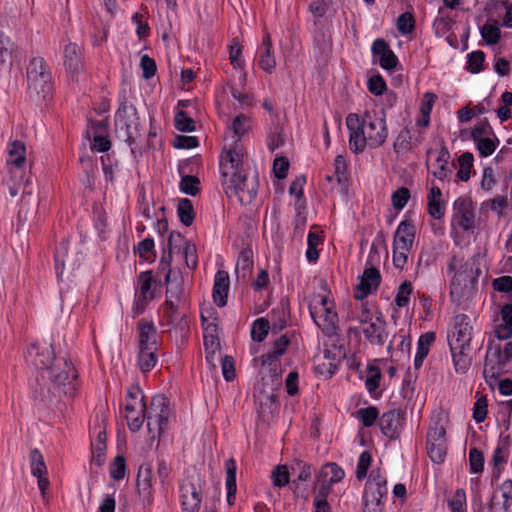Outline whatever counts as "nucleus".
<instances>
[{"label":"nucleus","instance_id":"obj_1","mask_svg":"<svg viewBox=\"0 0 512 512\" xmlns=\"http://www.w3.org/2000/svg\"><path fill=\"white\" fill-rule=\"evenodd\" d=\"M244 149L239 143L224 148L220 157V174L226 194L237 197L242 205L250 204L256 197L258 174L248 177L243 170Z\"/></svg>","mask_w":512,"mask_h":512},{"label":"nucleus","instance_id":"obj_2","mask_svg":"<svg viewBox=\"0 0 512 512\" xmlns=\"http://www.w3.org/2000/svg\"><path fill=\"white\" fill-rule=\"evenodd\" d=\"M346 125L350 131V149L355 153H361L366 145L371 148L381 146L388 135L384 111L381 116L366 112L362 122L357 114L351 113L346 118Z\"/></svg>","mask_w":512,"mask_h":512},{"label":"nucleus","instance_id":"obj_3","mask_svg":"<svg viewBox=\"0 0 512 512\" xmlns=\"http://www.w3.org/2000/svg\"><path fill=\"white\" fill-rule=\"evenodd\" d=\"M473 327L470 319L465 314L454 317L453 330L448 334V344L457 373H465L470 365L471 358L468 354L472 341Z\"/></svg>","mask_w":512,"mask_h":512},{"label":"nucleus","instance_id":"obj_4","mask_svg":"<svg viewBox=\"0 0 512 512\" xmlns=\"http://www.w3.org/2000/svg\"><path fill=\"white\" fill-rule=\"evenodd\" d=\"M512 370V341L504 348L494 340L489 341L484 360L483 376L490 385L501 375Z\"/></svg>","mask_w":512,"mask_h":512},{"label":"nucleus","instance_id":"obj_5","mask_svg":"<svg viewBox=\"0 0 512 512\" xmlns=\"http://www.w3.org/2000/svg\"><path fill=\"white\" fill-rule=\"evenodd\" d=\"M46 372L48 379L53 385L55 394L58 396L64 394L69 397L75 395V381L78 378V372L71 360L66 357H57Z\"/></svg>","mask_w":512,"mask_h":512},{"label":"nucleus","instance_id":"obj_6","mask_svg":"<svg viewBox=\"0 0 512 512\" xmlns=\"http://www.w3.org/2000/svg\"><path fill=\"white\" fill-rule=\"evenodd\" d=\"M138 406L141 408V411H144V418L147 421L149 433L153 434V437L156 433L161 435L167 425L170 414L169 400L167 397L163 394L154 396L149 409H146L142 396L138 401Z\"/></svg>","mask_w":512,"mask_h":512},{"label":"nucleus","instance_id":"obj_7","mask_svg":"<svg viewBox=\"0 0 512 512\" xmlns=\"http://www.w3.org/2000/svg\"><path fill=\"white\" fill-rule=\"evenodd\" d=\"M28 89L31 93L46 98L52 89L51 74L41 57L33 58L27 68Z\"/></svg>","mask_w":512,"mask_h":512},{"label":"nucleus","instance_id":"obj_8","mask_svg":"<svg viewBox=\"0 0 512 512\" xmlns=\"http://www.w3.org/2000/svg\"><path fill=\"white\" fill-rule=\"evenodd\" d=\"M449 270L454 272V276L451 280V295L460 296L463 288L468 283H473L478 277V269L474 270V262L467 261L461 264V260L456 256H453L449 262Z\"/></svg>","mask_w":512,"mask_h":512},{"label":"nucleus","instance_id":"obj_9","mask_svg":"<svg viewBox=\"0 0 512 512\" xmlns=\"http://www.w3.org/2000/svg\"><path fill=\"white\" fill-rule=\"evenodd\" d=\"M116 126L125 130V141L130 145L132 153H135L133 145L141 138L140 122L133 106H122L116 113Z\"/></svg>","mask_w":512,"mask_h":512},{"label":"nucleus","instance_id":"obj_10","mask_svg":"<svg viewBox=\"0 0 512 512\" xmlns=\"http://www.w3.org/2000/svg\"><path fill=\"white\" fill-rule=\"evenodd\" d=\"M167 248L168 254L167 256H163L161 260V262L165 263L167 267L170 266L172 252L175 249L182 251L185 264L189 269L194 270L197 267L198 261L196 247L191 242L186 241L180 233L174 231L170 233Z\"/></svg>","mask_w":512,"mask_h":512},{"label":"nucleus","instance_id":"obj_11","mask_svg":"<svg viewBox=\"0 0 512 512\" xmlns=\"http://www.w3.org/2000/svg\"><path fill=\"white\" fill-rule=\"evenodd\" d=\"M310 313L317 326L326 336L332 337L337 334L338 316L337 313L332 311V308L329 306V300L327 297L321 298L320 307H311Z\"/></svg>","mask_w":512,"mask_h":512},{"label":"nucleus","instance_id":"obj_12","mask_svg":"<svg viewBox=\"0 0 512 512\" xmlns=\"http://www.w3.org/2000/svg\"><path fill=\"white\" fill-rule=\"evenodd\" d=\"M446 430L443 425L436 424L427 433V452L434 463H442L447 453Z\"/></svg>","mask_w":512,"mask_h":512},{"label":"nucleus","instance_id":"obj_13","mask_svg":"<svg viewBox=\"0 0 512 512\" xmlns=\"http://www.w3.org/2000/svg\"><path fill=\"white\" fill-rule=\"evenodd\" d=\"M26 359L37 369L47 370L57 357L51 343L36 342L29 346Z\"/></svg>","mask_w":512,"mask_h":512},{"label":"nucleus","instance_id":"obj_14","mask_svg":"<svg viewBox=\"0 0 512 512\" xmlns=\"http://www.w3.org/2000/svg\"><path fill=\"white\" fill-rule=\"evenodd\" d=\"M183 512H198L202 501V491L199 481L185 479L180 484Z\"/></svg>","mask_w":512,"mask_h":512},{"label":"nucleus","instance_id":"obj_15","mask_svg":"<svg viewBox=\"0 0 512 512\" xmlns=\"http://www.w3.org/2000/svg\"><path fill=\"white\" fill-rule=\"evenodd\" d=\"M454 219L464 230H471L475 225L473 204L469 197L463 196L455 200L453 205Z\"/></svg>","mask_w":512,"mask_h":512},{"label":"nucleus","instance_id":"obj_16","mask_svg":"<svg viewBox=\"0 0 512 512\" xmlns=\"http://www.w3.org/2000/svg\"><path fill=\"white\" fill-rule=\"evenodd\" d=\"M26 162V146L22 141L15 140L10 143L8 148L7 164L12 178H22V166Z\"/></svg>","mask_w":512,"mask_h":512},{"label":"nucleus","instance_id":"obj_17","mask_svg":"<svg viewBox=\"0 0 512 512\" xmlns=\"http://www.w3.org/2000/svg\"><path fill=\"white\" fill-rule=\"evenodd\" d=\"M64 65L72 81H78L83 69L81 49L75 43H68L64 47Z\"/></svg>","mask_w":512,"mask_h":512},{"label":"nucleus","instance_id":"obj_18","mask_svg":"<svg viewBox=\"0 0 512 512\" xmlns=\"http://www.w3.org/2000/svg\"><path fill=\"white\" fill-rule=\"evenodd\" d=\"M371 51L373 56L379 57V65L385 70H392L399 63L398 57L390 49L389 44L382 38H378L373 42Z\"/></svg>","mask_w":512,"mask_h":512},{"label":"nucleus","instance_id":"obj_19","mask_svg":"<svg viewBox=\"0 0 512 512\" xmlns=\"http://www.w3.org/2000/svg\"><path fill=\"white\" fill-rule=\"evenodd\" d=\"M381 282L380 271L375 267L366 268L357 285V299H363L376 291Z\"/></svg>","mask_w":512,"mask_h":512},{"label":"nucleus","instance_id":"obj_20","mask_svg":"<svg viewBox=\"0 0 512 512\" xmlns=\"http://www.w3.org/2000/svg\"><path fill=\"white\" fill-rule=\"evenodd\" d=\"M402 421V413L399 410L392 409L380 417L379 426L385 436L390 439H395L402 427Z\"/></svg>","mask_w":512,"mask_h":512},{"label":"nucleus","instance_id":"obj_21","mask_svg":"<svg viewBox=\"0 0 512 512\" xmlns=\"http://www.w3.org/2000/svg\"><path fill=\"white\" fill-rule=\"evenodd\" d=\"M512 501V481L506 480L500 486V493L494 492L489 503L488 509L493 512H507Z\"/></svg>","mask_w":512,"mask_h":512},{"label":"nucleus","instance_id":"obj_22","mask_svg":"<svg viewBox=\"0 0 512 512\" xmlns=\"http://www.w3.org/2000/svg\"><path fill=\"white\" fill-rule=\"evenodd\" d=\"M416 234L415 225L411 220L400 222L395 232L393 246H398L403 250H411Z\"/></svg>","mask_w":512,"mask_h":512},{"label":"nucleus","instance_id":"obj_23","mask_svg":"<svg viewBox=\"0 0 512 512\" xmlns=\"http://www.w3.org/2000/svg\"><path fill=\"white\" fill-rule=\"evenodd\" d=\"M136 484L139 496L143 501L150 503L152 498V467L149 464H143L139 467Z\"/></svg>","mask_w":512,"mask_h":512},{"label":"nucleus","instance_id":"obj_24","mask_svg":"<svg viewBox=\"0 0 512 512\" xmlns=\"http://www.w3.org/2000/svg\"><path fill=\"white\" fill-rule=\"evenodd\" d=\"M363 334L365 338L373 345H384L387 333H386V322L379 316L376 321L370 322L369 325L363 328Z\"/></svg>","mask_w":512,"mask_h":512},{"label":"nucleus","instance_id":"obj_25","mask_svg":"<svg viewBox=\"0 0 512 512\" xmlns=\"http://www.w3.org/2000/svg\"><path fill=\"white\" fill-rule=\"evenodd\" d=\"M153 283L154 278L150 272H142L139 275V293L136 303L137 313H142L147 302L153 299L154 295L151 291Z\"/></svg>","mask_w":512,"mask_h":512},{"label":"nucleus","instance_id":"obj_26","mask_svg":"<svg viewBox=\"0 0 512 512\" xmlns=\"http://www.w3.org/2000/svg\"><path fill=\"white\" fill-rule=\"evenodd\" d=\"M253 269V251L251 248H244L240 251L235 267V274L238 281L246 283L250 278Z\"/></svg>","mask_w":512,"mask_h":512},{"label":"nucleus","instance_id":"obj_27","mask_svg":"<svg viewBox=\"0 0 512 512\" xmlns=\"http://www.w3.org/2000/svg\"><path fill=\"white\" fill-rule=\"evenodd\" d=\"M139 330V349H158L157 346V331L153 323L145 320L138 322Z\"/></svg>","mask_w":512,"mask_h":512},{"label":"nucleus","instance_id":"obj_28","mask_svg":"<svg viewBox=\"0 0 512 512\" xmlns=\"http://www.w3.org/2000/svg\"><path fill=\"white\" fill-rule=\"evenodd\" d=\"M229 290V275L224 270L217 271L213 287V299L219 307L227 304V295Z\"/></svg>","mask_w":512,"mask_h":512},{"label":"nucleus","instance_id":"obj_29","mask_svg":"<svg viewBox=\"0 0 512 512\" xmlns=\"http://www.w3.org/2000/svg\"><path fill=\"white\" fill-rule=\"evenodd\" d=\"M259 66L267 73H272L276 67V60L272 54V40L270 34H266L260 48Z\"/></svg>","mask_w":512,"mask_h":512},{"label":"nucleus","instance_id":"obj_30","mask_svg":"<svg viewBox=\"0 0 512 512\" xmlns=\"http://www.w3.org/2000/svg\"><path fill=\"white\" fill-rule=\"evenodd\" d=\"M311 465L302 461V460H295L292 465H291V471L293 474H297V479L293 481V483L295 484V488H294V495L296 497H304V498H307V495L304 494V492H302L300 490V486L298 483H296V481H307L311 478V474H312V471H311Z\"/></svg>","mask_w":512,"mask_h":512},{"label":"nucleus","instance_id":"obj_31","mask_svg":"<svg viewBox=\"0 0 512 512\" xmlns=\"http://www.w3.org/2000/svg\"><path fill=\"white\" fill-rule=\"evenodd\" d=\"M388 492L386 478L381 475L380 470H372L366 483L364 493L369 495L385 496Z\"/></svg>","mask_w":512,"mask_h":512},{"label":"nucleus","instance_id":"obj_32","mask_svg":"<svg viewBox=\"0 0 512 512\" xmlns=\"http://www.w3.org/2000/svg\"><path fill=\"white\" fill-rule=\"evenodd\" d=\"M204 347L206 350V359L211 361L216 351L219 349L220 343L217 337V325L208 323L204 327Z\"/></svg>","mask_w":512,"mask_h":512},{"label":"nucleus","instance_id":"obj_33","mask_svg":"<svg viewBox=\"0 0 512 512\" xmlns=\"http://www.w3.org/2000/svg\"><path fill=\"white\" fill-rule=\"evenodd\" d=\"M55 263L57 275L60 276L66 265L71 269H74L75 263L73 257L69 255L68 243L63 241L59 244L55 252Z\"/></svg>","mask_w":512,"mask_h":512},{"label":"nucleus","instance_id":"obj_34","mask_svg":"<svg viewBox=\"0 0 512 512\" xmlns=\"http://www.w3.org/2000/svg\"><path fill=\"white\" fill-rule=\"evenodd\" d=\"M92 129L94 130V137L91 143V149L98 152H106L111 147V142L109 139L100 134V132L105 130V125L101 121H96L92 123Z\"/></svg>","mask_w":512,"mask_h":512},{"label":"nucleus","instance_id":"obj_35","mask_svg":"<svg viewBox=\"0 0 512 512\" xmlns=\"http://www.w3.org/2000/svg\"><path fill=\"white\" fill-rule=\"evenodd\" d=\"M226 468V488H227V501L232 504L235 499L237 490L236 486V462L230 458L225 463Z\"/></svg>","mask_w":512,"mask_h":512},{"label":"nucleus","instance_id":"obj_36","mask_svg":"<svg viewBox=\"0 0 512 512\" xmlns=\"http://www.w3.org/2000/svg\"><path fill=\"white\" fill-rule=\"evenodd\" d=\"M344 477V471L336 463H327L322 467L317 476L318 482L324 478L329 484H334L341 481Z\"/></svg>","mask_w":512,"mask_h":512},{"label":"nucleus","instance_id":"obj_37","mask_svg":"<svg viewBox=\"0 0 512 512\" xmlns=\"http://www.w3.org/2000/svg\"><path fill=\"white\" fill-rule=\"evenodd\" d=\"M180 302L173 300V290H166V301L163 307V314L170 323L176 322L180 317Z\"/></svg>","mask_w":512,"mask_h":512},{"label":"nucleus","instance_id":"obj_38","mask_svg":"<svg viewBox=\"0 0 512 512\" xmlns=\"http://www.w3.org/2000/svg\"><path fill=\"white\" fill-rule=\"evenodd\" d=\"M480 33L483 40L489 44L493 45L498 43L501 37V31L498 26V22L496 20L489 19L481 28Z\"/></svg>","mask_w":512,"mask_h":512},{"label":"nucleus","instance_id":"obj_39","mask_svg":"<svg viewBox=\"0 0 512 512\" xmlns=\"http://www.w3.org/2000/svg\"><path fill=\"white\" fill-rule=\"evenodd\" d=\"M251 128V119L244 115L240 114L236 116L232 122L231 129L233 130L237 139L233 142L230 147H233L235 143H239L242 147L243 145L240 143V138L246 135Z\"/></svg>","mask_w":512,"mask_h":512},{"label":"nucleus","instance_id":"obj_40","mask_svg":"<svg viewBox=\"0 0 512 512\" xmlns=\"http://www.w3.org/2000/svg\"><path fill=\"white\" fill-rule=\"evenodd\" d=\"M158 349H139L138 353V367L144 373L151 371L156 363L157 356L156 352Z\"/></svg>","mask_w":512,"mask_h":512},{"label":"nucleus","instance_id":"obj_41","mask_svg":"<svg viewBox=\"0 0 512 512\" xmlns=\"http://www.w3.org/2000/svg\"><path fill=\"white\" fill-rule=\"evenodd\" d=\"M450 159V153L447 147L442 144L438 156L436 158V169L433 171V175L439 180H444L447 178L448 169L447 165Z\"/></svg>","mask_w":512,"mask_h":512},{"label":"nucleus","instance_id":"obj_42","mask_svg":"<svg viewBox=\"0 0 512 512\" xmlns=\"http://www.w3.org/2000/svg\"><path fill=\"white\" fill-rule=\"evenodd\" d=\"M178 217L182 224L190 226L195 218V212L191 200L182 198L177 205Z\"/></svg>","mask_w":512,"mask_h":512},{"label":"nucleus","instance_id":"obj_43","mask_svg":"<svg viewBox=\"0 0 512 512\" xmlns=\"http://www.w3.org/2000/svg\"><path fill=\"white\" fill-rule=\"evenodd\" d=\"M105 451H106V433L105 431H100L98 433L97 439L94 443H92V460L93 462L101 466L105 461Z\"/></svg>","mask_w":512,"mask_h":512},{"label":"nucleus","instance_id":"obj_44","mask_svg":"<svg viewBox=\"0 0 512 512\" xmlns=\"http://www.w3.org/2000/svg\"><path fill=\"white\" fill-rule=\"evenodd\" d=\"M474 143L476 144V148L479 152V155L481 157H488L492 155L496 150L499 144V139L497 138L496 135H494L486 138L477 139V141H474Z\"/></svg>","mask_w":512,"mask_h":512},{"label":"nucleus","instance_id":"obj_45","mask_svg":"<svg viewBox=\"0 0 512 512\" xmlns=\"http://www.w3.org/2000/svg\"><path fill=\"white\" fill-rule=\"evenodd\" d=\"M473 161L474 157L473 154L470 152H464L462 155H460L458 159L460 168L457 172V177L461 181H468L470 179Z\"/></svg>","mask_w":512,"mask_h":512},{"label":"nucleus","instance_id":"obj_46","mask_svg":"<svg viewBox=\"0 0 512 512\" xmlns=\"http://www.w3.org/2000/svg\"><path fill=\"white\" fill-rule=\"evenodd\" d=\"M450 512H467V500L464 489H457L447 500Z\"/></svg>","mask_w":512,"mask_h":512},{"label":"nucleus","instance_id":"obj_47","mask_svg":"<svg viewBox=\"0 0 512 512\" xmlns=\"http://www.w3.org/2000/svg\"><path fill=\"white\" fill-rule=\"evenodd\" d=\"M25 175L23 174L22 178H12V175L10 176V180L7 181V186L9 189V193L12 197H16L19 193L22 194V197L27 194L30 195L31 191H27L26 188L28 184L30 183L29 178H25Z\"/></svg>","mask_w":512,"mask_h":512},{"label":"nucleus","instance_id":"obj_48","mask_svg":"<svg viewBox=\"0 0 512 512\" xmlns=\"http://www.w3.org/2000/svg\"><path fill=\"white\" fill-rule=\"evenodd\" d=\"M379 417L378 409L375 406L361 408L356 412V418L360 420L365 427H371Z\"/></svg>","mask_w":512,"mask_h":512},{"label":"nucleus","instance_id":"obj_49","mask_svg":"<svg viewBox=\"0 0 512 512\" xmlns=\"http://www.w3.org/2000/svg\"><path fill=\"white\" fill-rule=\"evenodd\" d=\"M381 377L382 374L379 367L372 364L368 365L365 386L370 394L379 387Z\"/></svg>","mask_w":512,"mask_h":512},{"label":"nucleus","instance_id":"obj_50","mask_svg":"<svg viewBox=\"0 0 512 512\" xmlns=\"http://www.w3.org/2000/svg\"><path fill=\"white\" fill-rule=\"evenodd\" d=\"M270 329L269 321L265 318H259L254 321L251 329V337L254 341L262 342L268 335Z\"/></svg>","mask_w":512,"mask_h":512},{"label":"nucleus","instance_id":"obj_51","mask_svg":"<svg viewBox=\"0 0 512 512\" xmlns=\"http://www.w3.org/2000/svg\"><path fill=\"white\" fill-rule=\"evenodd\" d=\"M413 293V285L410 281L403 282L399 287L395 297V304L402 308L407 307L410 301V296Z\"/></svg>","mask_w":512,"mask_h":512},{"label":"nucleus","instance_id":"obj_52","mask_svg":"<svg viewBox=\"0 0 512 512\" xmlns=\"http://www.w3.org/2000/svg\"><path fill=\"white\" fill-rule=\"evenodd\" d=\"M180 190L190 196H196L200 191V181L197 177L185 175L180 181Z\"/></svg>","mask_w":512,"mask_h":512},{"label":"nucleus","instance_id":"obj_53","mask_svg":"<svg viewBox=\"0 0 512 512\" xmlns=\"http://www.w3.org/2000/svg\"><path fill=\"white\" fill-rule=\"evenodd\" d=\"M495 133L487 119L479 121L471 130L470 136L473 141L477 139L494 136Z\"/></svg>","mask_w":512,"mask_h":512},{"label":"nucleus","instance_id":"obj_54","mask_svg":"<svg viewBox=\"0 0 512 512\" xmlns=\"http://www.w3.org/2000/svg\"><path fill=\"white\" fill-rule=\"evenodd\" d=\"M31 458V472L36 476H42L47 474V468L43 459L42 454L38 449H34L30 454Z\"/></svg>","mask_w":512,"mask_h":512},{"label":"nucleus","instance_id":"obj_55","mask_svg":"<svg viewBox=\"0 0 512 512\" xmlns=\"http://www.w3.org/2000/svg\"><path fill=\"white\" fill-rule=\"evenodd\" d=\"M174 121L175 128L181 132H192L195 130L194 120L185 111H178Z\"/></svg>","mask_w":512,"mask_h":512},{"label":"nucleus","instance_id":"obj_56","mask_svg":"<svg viewBox=\"0 0 512 512\" xmlns=\"http://www.w3.org/2000/svg\"><path fill=\"white\" fill-rule=\"evenodd\" d=\"M382 497L379 495L363 494V512H382Z\"/></svg>","mask_w":512,"mask_h":512},{"label":"nucleus","instance_id":"obj_57","mask_svg":"<svg viewBox=\"0 0 512 512\" xmlns=\"http://www.w3.org/2000/svg\"><path fill=\"white\" fill-rule=\"evenodd\" d=\"M273 485L284 487L289 483V471L286 465H279L274 468L271 474Z\"/></svg>","mask_w":512,"mask_h":512},{"label":"nucleus","instance_id":"obj_58","mask_svg":"<svg viewBox=\"0 0 512 512\" xmlns=\"http://www.w3.org/2000/svg\"><path fill=\"white\" fill-rule=\"evenodd\" d=\"M415 19L412 13H402L397 19V29L401 34H409L414 30Z\"/></svg>","mask_w":512,"mask_h":512},{"label":"nucleus","instance_id":"obj_59","mask_svg":"<svg viewBox=\"0 0 512 512\" xmlns=\"http://www.w3.org/2000/svg\"><path fill=\"white\" fill-rule=\"evenodd\" d=\"M488 412V401L485 396H480L473 407V419L477 423L483 422L487 417Z\"/></svg>","mask_w":512,"mask_h":512},{"label":"nucleus","instance_id":"obj_60","mask_svg":"<svg viewBox=\"0 0 512 512\" xmlns=\"http://www.w3.org/2000/svg\"><path fill=\"white\" fill-rule=\"evenodd\" d=\"M126 472V460L123 456L117 455L110 466V475L114 480L124 478Z\"/></svg>","mask_w":512,"mask_h":512},{"label":"nucleus","instance_id":"obj_61","mask_svg":"<svg viewBox=\"0 0 512 512\" xmlns=\"http://www.w3.org/2000/svg\"><path fill=\"white\" fill-rule=\"evenodd\" d=\"M428 214L437 220L443 218L445 214V205L442 199H427Z\"/></svg>","mask_w":512,"mask_h":512},{"label":"nucleus","instance_id":"obj_62","mask_svg":"<svg viewBox=\"0 0 512 512\" xmlns=\"http://www.w3.org/2000/svg\"><path fill=\"white\" fill-rule=\"evenodd\" d=\"M410 199V191L406 187L398 188L391 197L392 204L397 210H402Z\"/></svg>","mask_w":512,"mask_h":512},{"label":"nucleus","instance_id":"obj_63","mask_svg":"<svg viewBox=\"0 0 512 512\" xmlns=\"http://www.w3.org/2000/svg\"><path fill=\"white\" fill-rule=\"evenodd\" d=\"M469 463L472 473H480L484 467V456L477 448H471L469 451Z\"/></svg>","mask_w":512,"mask_h":512},{"label":"nucleus","instance_id":"obj_64","mask_svg":"<svg viewBox=\"0 0 512 512\" xmlns=\"http://www.w3.org/2000/svg\"><path fill=\"white\" fill-rule=\"evenodd\" d=\"M372 458L368 451H363L359 457V461L356 468V478L363 480L367 476V471L370 467Z\"/></svg>","mask_w":512,"mask_h":512}]
</instances>
